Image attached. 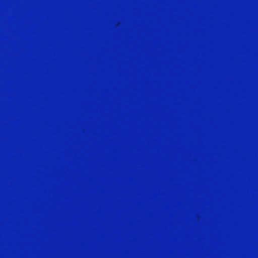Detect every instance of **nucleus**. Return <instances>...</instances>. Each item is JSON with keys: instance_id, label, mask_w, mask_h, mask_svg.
Segmentation results:
<instances>
[{"instance_id": "nucleus-2", "label": "nucleus", "mask_w": 258, "mask_h": 258, "mask_svg": "<svg viewBox=\"0 0 258 258\" xmlns=\"http://www.w3.org/2000/svg\"><path fill=\"white\" fill-rule=\"evenodd\" d=\"M145 40H142L141 62H0V64H167V62H145Z\"/></svg>"}, {"instance_id": "nucleus-1", "label": "nucleus", "mask_w": 258, "mask_h": 258, "mask_svg": "<svg viewBox=\"0 0 258 258\" xmlns=\"http://www.w3.org/2000/svg\"><path fill=\"white\" fill-rule=\"evenodd\" d=\"M0 69H141L142 90H145V69H167V66H0Z\"/></svg>"}]
</instances>
